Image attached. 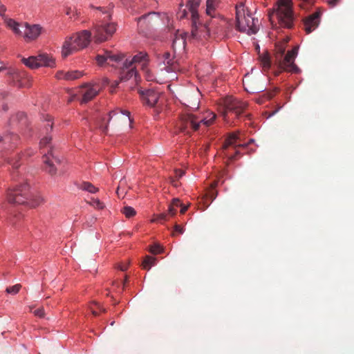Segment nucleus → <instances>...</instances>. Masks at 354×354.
I'll return each instance as SVG.
<instances>
[{
	"label": "nucleus",
	"mask_w": 354,
	"mask_h": 354,
	"mask_svg": "<svg viewBox=\"0 0 354 354\" xmlns=\"http://www.w3.org/2000/svg\"><path fill=\"white\" fill-rule=\"evenodd\" d=\"M201 2V0H187L185 7L183 4L180 5L177 12V17L180 19L187 18L188 15H190L192 21L191 37L196 40L207 39L214 25V21H211L208 24L200 23L198 8Z\"/></svg>",
	"instance_id": "f257e3e1"
},
{
	"label": "nucleus",
	"mask_w": 354,
	"mask_h": 354,
	"mask_svg": "<svg viewBox=\"0 0 354 354\" xmlns=\"http://www.w3.org/2000/svg\"><path fill=\"white\" fill-rule=\"evenodd\" d=\"M187 104L184 103L187 106V110L180 115V120L178 123V128L182 133L189 134L192 131H197L201 124L205 127L210 126L216 118V114L213 112H209L207 115L200 116L194 113L199 106L198 99L192 101L187 100Z\"/></svg>",
	"instance_id": "f03ea898"
},
{
	"label": "nucleus",
	"mask_w": 354,
	"mask_h": 354,
	"mask_svg": "<svg viewBox=\"0 0 354 354\" xmlns=\"http://www.w3.org/2000/svg\"><path fill=\"white\" fill-rule=\"evenodd\" d=\"M96 9V17L100 19L103 15L104 17L100 20L93 29L94 39L97 42H102L111 37L116 30V24L109 22L111 18L114 4L110 3L106 7H94Z\"/></svg>",
	"instance_id": "7ed1b4c3"
},
{
	"label": "nucleus",
	"mask_w": 354,
	"mask_h": 354,
	"mask_svg": "<svg viewBox=\"0 0 354 354\" xmlns=\"http://www.w3.org/2000/svg\"><path fill=\"white\" fill-rule=\"evenodd\" d=\"M269 19L273 26L291 28L294 25L292 0H278L272 11L268 12Z\"/></svg>",
	"instance_id": "20e7f679"
},
{
	"label": "nucleus",
	"mask_w": 354,
	"mask_h": 354,
	"mask_svg": "<svg viewBox=\"0 0 354 354\" xmlns=\"http://www.w3.org/2000/svg\"><path fill=\"white\" fill-rule=\"evenodd\" d=\"M287 42L288 39L276 44L274 62L280 71L277 72L275 75H278L281 71L292 73H298L300 71L298 66L295 64V59L298 53V47L295 46L291 50L285 54Z\"/></svg>",
	"instance_id": "39448f33"
},
{
	"label": "nucleus",
	"mask_w": 354,
	"mask_h": 354,
	"mask_svg": "<svg viewBox=\"0 0 354 354\" xmlns=\"http://www.w3.org/2000/svg\"><path fill=\"white\" fill-rule=\"evenodd\" d=\"M236 28L241 32L248 35L256 34L258 31L257 24L258 19L252 17L251 14L245 10L243 4L241 3L236 6Z\"/></svg>",
	"instance_id": "423d86ee"
},
{
	"label": "nucleus",
	"mask_w": 354,
	"mask_h": 354,
	"mask_svg": "<svg viewBox=\"0 0 354 354\" xmlns=\"http://www.w3.org/2000/svg\"><path fill=\"white\" fill-rule=\"evenodd\" d=\"M33 195L29 192L27 183L16 185L14 189H9L7 198L9 203L13 204H28L31 207L39 205V199L32 198Z\"/></svg>",
	"instance_id": "0eeeda50"
},
{
	"label": "nucleus",
	"mask_w": 354,
	"mask_h": 354,
	"mask_svg": "<svg viewBox=\"0 0 354 354\" xmlns=\"http://www.w3.org/2000/svg\"><path fill=\"white\" fill-rule=\"evenodd\" d=\"M91 32L84 30L66 39L62 46V57H66L87 46L91 41Z\"/></svg>",
	"instance_id": "6e6552de"
},
{
	"label": "nucleus",
	"mask_w": 354,
	"mask_h": 354,
	"mask_svg": "<svg viewBox=\"0 0 354 354\" xmlns=\"http://www.w3.org/2000/svg\"><path fill=\"white\" fill-rule=\"evenodd\" d=\"M148 64L147 55L144 53H140L136 55L132 59L128 61L126 59L122 64L120 71V80L126 81L133 76L136 77V68H140L142 71L147 69Z\"/></svg>",
	"instance_id": "1a4fd4ad"
},
{
	"label": "nucleus",
	"mask_w": 354,
	"mask_h": 354,
	"mask_svg": "<svg viewBox=\"0 0 354 354\" xmlns=\"http://www.w3.org/2000/svg\"><path fill=\"white\" fill-rule=\"evenodd\" d=\"M248 104L245 102L232 96L226 97L223 100V111L222 112L223 120L226 122H229V113L234 114L236 118H239L245 113Z\"/></svg>",
	"instance_id": "9d476101"
},
{
	"label": "nucleus",
	"mask_w": 354,
	"mask_h": 354,
	"mask_svg": "<svg viewBox=\"0 0 354 354\" xmlns=\"http://www.w3.org/2000/svg\"><path fill=\"white\" fill-rule=\"evenodd\" d=\"M51 137L45 136L40 141V147L42 153H44L43 156V162L45 165V170L50 175H55L57 169L54 165V162H59L60 160L54 156L52 153V147L50 145Z\"/></svg>",
	"instance_id": "9b49d317"
},
{
	"label": "nucleus",
	"mask_w": 354,
	"mask_h": 354,
	"mask_svg": "<svg viewBox=\"0 0 354 354\" xmlns=\"http://www.w3.org/2000/svg\"><path fill=\"white\" fill-rule=\"evenodd\" d=\"M22 62L31 69L41 66L53 68L55 64L54 59L48 54H40L37 56H30L28 58H23Z\"/></svg>",
	"instance_id": "f8f14e48"
},
{
	"label": "nucleus",
	"mask_w": 354,
	"mask_h": 354,
	"mask_svg": "<svg viewBox=\"0 0 354 354\" xmlns=\"http://www.w3.org/2000/svg\"><path fill=\"white\" fill-rule=\"evenodd\" d=\"M6 75L9 81L17 87H29L30 86V78L26 77L25 72H19L15 69H9Z\"/></svg>",
	"instance_id": "ddd939ff"
},
{
	"label": "nucleus",
	"mask_w": 354,
	"mask_h": 354,
	"mask_svg": "<svg viewBox=\"0 0 354 354\" xmlns=\"http://www.w3.org/2000/svg\"><path fill=\"white\" fill-rule=\"evenodd\" d=\"M123 58L124 56L122 55L105 50L103 54H99L96 56V61L100 66L108 64L112 66H117Z\"/></svg>",
	"instance_id": "4468645a"
},
{
	"label": "nucleus",
	"mask_w": 354,
	"mask_h": 354,
	"mask_svg": "<svg viewBox=\"0 0 354 354\" xmlns=\"http://www.w3.org/2000/svg\"><path fill=\"white\" fill-rule=\"evenodd\" d=\"M101 87L99 84H85L80 88V93L82 95L80 100L81 103H87L93 100L99 93Z\"/></svg>",
	"instance_id": "2eb2a0df"
},
{
	"label": "nucleus",
	"mask_w": 354,
	"mask_h": 354,
	"mask_svg": "<svg viewBox=\"0 0 354 354\" xmlns=\"http://www.w3.org/2000/svg\"><path fill=\"white\" fill-rule=\"evenodd\" d=\"M322 14V9L319 8L315 13L304 19V28L306 33H310L319 26Z\"/></svg>",
	"instance_id": "dca6fc26"
},
{
	"label": "nucleus",
	"mask_w": 354,
	"mask_h": 354,
	"mask_svg": "<svg viewBox=\"0 0 354 354\" xmlns=\"http://www.w3.org/2000/svg\"><path fill=\"white\" fill-rule=\"evenodd\" d=\"M158 13L151 12L137 19L138 26L140 31L144 32L153 24L158 21Z\"/></svg>",
	"instance_id": "f3484780"
},
{
	"label": "nucleus",
	"mask_w": 354,
	"mask_h": 354,
	"mask_svg": "<svg viewBox=\"0 0 354 354\" xmlns=\"http://www.w3.org/2000/svg\"><path fill=\"white\" fill-rule=\"evenodd\" d=\"M6 8L4 5L0 3V15L2 17L6 26L10 28L14 34L17 36H22L23 30H21V25L11 18H8L5 15Z\"/></svg>",
	"instance_id": "a211bd4d"
},
{
	"label": "nucleus",
	"mask_w": 354,
	"mask_h": 354,
	"mask_svg": "<svg viewBox=\"0 0 354 354\" xmlns=\"http://www.w3.org/2000/svg\"><path fill=\"white\" fill-rule=\"evenodd\" d=\"M23 30V37L26 41L36 39L41 34L42 28L37 24L30 25L28 23L24 24L21 27Z\"/></svg>",
	"instance_id": "6ab92c4d"
},
{
	"label": "nucleus",
	"mask_w": 354,
	"mask_h": 354,
	"mask_svg": "<svg viewBox=\"0 0 354 354\" xmlns=\"http://www.w3.org/2000/svg\"><path fill=\"white\" fill-rule=\"evenodd\" d=\"M113 120L117 124H127L131 122L130 112L126 110L115 109L111 111L109 114L108 122Z\"/></svg>",
	"instance_id": "aec40b11"
},
{
	"label": "nucleus",
	"mask_w": 354,
	"mask_h": 354,
	"mask_svg": "<svg viewBox=\"0 0 354 354\" xmlns=\"http://www.w3.org/2000/svg\"><path fill=\"white\" fill-rule=\"evenodd\" d=\"M139 93L143 104L150 107L154 106L157 104L160 97V93L153 89L140 91Z\"/></svg>",
	"instance_id": "412c9836"
},
{
	"label": "nucleus",
	"mask_w": 354,
	"mask_h": 354,
	"mask_svg": "<svg viewBox=\"0 0 354 354\" xmlns=\"http://www.w3.org/2000/svg\"><path fill=\"white\" fill-rule=\"evenodd\" d=\"M162 60L167 72H172L178 70V65L172 59V55L169 52H165L162 55Z\"/></svg>",
	"instance_id": "4be33fe9"
},
{
	"label": "nucleus",
	"mask_w": 354,
	"mask_h": 354,
	"mask_svg": "<svg viewBox=\"0 0 354 354\" xmlns=\"http://www.w3.org/2000/svg\"><path fill=\"white\" fill-rule=\"evenodd\" d=\"M3 159L7 161V162L12 166L13 168L17 169L20 164L19 163L21 156L19 152H8L5 156H3Z\"/></svg>",
	"instance_id": "5701e85b"
},
{
	"label": "nucleus",
	"mask_w": 354,
	"mask_h": 354,
	"mask_svg": "<svg viewBox=\"0 0 354 354\" xmlns=\"http://www.w3.org/2000/svg\"><path fill=\"white\" fill-rule=\"evenodd\" d=\"M240 140V138L237 133H231L228 138L225 140V144L223 145V148L225 149L230 146L234 147H245V145L238 144V141Z\"/></svg>",
	"instance_id": "b1692460"
},
{
	"label": "nucleus",
	"mask_w": 354,
	"mask_h": 354,
	"mask_svg": "<svg viewBox=\"0 0 354 354\" xmlns=\"http://www.w3.org/2000/svg\"><path fill=\"white\" fill-rule=\"evenodd\" d=\"M18 139V136L13 133H7L3 137L0 136V144H14Z\"/></svg>",
	"instance_id": "393cba45"
},
{
	"label": "nucleus",
	"mask_w": 354,
	"mask_h": 354,
	"mask_svg": "<svg viewBox=\"0 0 354 354\" xmlns=\"http://www.w3.org/2000/svg\"><path fill=\"white\" fill-rule=\"evenodd\" d=\"M218 5L217 0H207L206 1V14L210 17H214L213 14L215 12L216 7Z\"/></svg>",
	"instance_id": "a878e982"
},
{
	"label": "nucleus",
	"mask_w": 354,
	"mask_h": 354,
	"mask_svg": "<svg viewBox=\"0 0 354 354\" xmlns=\"http://www.w3.org/2000/svg\"><path fill=\"white\" fill-rule=\"evenodd\" d=\"M261 64L264 71L269 70L271 67V60L269 54H263L259 56Z\"/></svg>",
	"instance_id": "bb28decb"
},
{
	"label": "nucleus",
	"mask_w": 354,
	"mask_h": 354,
	"mask_svg": "<svg viewBox=\"0 0 354 354\" xmlns=\"http://www.w3.org/2000/svg\"><path fill=\"white\" fill-rule=\"evenodd\" d=\"M156 258L151 256H146L142 263V268L149 270L151 266L156 264Z\"/></svg>",
	"instance_id": "cd10ccee"
},
{
	"label": "nucleus",
	"mask_w": 354,
	"mask_h": 354,
	"mask_svg": "<svg viewBox=\"0 0 354 354\" xmlns=\"http://www.w3.org/2000/svg\"><path fill=\"white\" fill-rule=\"evenodd\" d=\"M80 188L84 191L88 192L90 193H96L98 189L95 187L93 184L88 182H83L80 185Z\"/></svg>",
	"instance_id": "c85d7f7f"
},
{
	"label": "nucleus",
	"mask_w": 354,
	"mask_h": 354,
	"mask_svg": "<svg viewBox=\"0 0 354 354\" xmlns=\"http://www.w3.org/2000/svg\"><path fill=\"white\" fill-rule=\"evenodd\" d=\"M82 76V74L79 71H71V72H66L65 74V80H73L75 79H78Z\"/></svg>",
	"instance_id": "c756f323"
},
{
	"label": "nucleus",
	"mask_w": 354,
	"mask_h": 354,
	"mask_svg": "<svg viewBox=\"0 0 354 354\" xmlns=\"http://www.w3.org/2000/svg\"><path fill=\"white\" fill-rule=\"evenodd\" d=\"M122 212L125 215L127 218H131L135 216L136 214V210L130 206H125L122 209Z\"/></svg>",
	"instance_id": "7c9ffc66"
},
{
	"label": "nucleus",
	"mask_w": 354,
	"mask_h": 354,
	"mask_svg": "<svg viewBox=\"0 0 354 354\" xmlns=\"http://www.w3.org/2000/svg\"><path fill=\"white\" fill-rule=\"evenodd\" d=\"M300 1L299 6L303 9H308L314 5L315 0H299Z\"/></svg>",
	"instance_id": "2f4dec72"
},
{
	"label": "nucleus",
	"mask_w": 354,
	"mask_h": 354,
	"mask_svg": "<svg viewBox=\"0 0 354 354\" xmlns=\"http://www.w3.org/2000/svg\"><path fill=\"white\" fill-rule=\"evenodd\" d=\"M178 45L180 47L185 46V40L182 37H176L172 44V48L174 50H176V46Z\"/></svg>",
	"instance_id": "473e14b6"
},
{
	"label": "nucleus",
	"mask_w": 354,
	"mask_h": 354,
	"mask_svg": "<svg viewBox=\"0 0 354 354\" xmlns=\"http://www.w3.org/2000/svg\"><path fill=\"white\" fill-rule=\"evenodd\" d=\"M21 286L20 284H16L11 287H8L6 288V292L9 294L15 295L20 290Z\"/></svg>",
	"instance_id": "72a5a7b5"
},
{
	"label": "nucleus",
	"mask_w": 354,
	"mask_h": 354,
	"mask_svg": "<svg viewBox=\"0 0 354 354\" xmlns=\"http://www.w3.org/2000/svg\"><path fill=\"white\" fill-rule=\"evenodd\" d=\"M168 214L167 213H162L155 216L154 218L152 219V222H158V221H164L167 220Z\"/></svg>",
	"instance_id": "f704fd0d"
},
{
	"label": "nucleus",
	"mask_w": 354,
	"mask_h": 354,
	"mask_svg": "<svg viewBox=\"0 0 354 354\" xmlns=\"http://www.w3.org/2000/svg\"><path fill=\"white\" fill-rule=\"evenodd\" d=\"M162 251V248L159 245H153L149 248V252L153 254H157L160 253Z\"/></svg>",
	"instance_id": "c9c22d12"
},
{
	"label": "nucleus",
	"mask_w": 354,
	"mask_h": 354,
	"mask_svg": "<svg viewBox=\"0 0 354 354\" xmlns=\"http://www.w3.org/2000/svg\"><path fill=\"white\" fill-rule=\"evenodd\" d=\"M91 205L99 209H102L104 207V204L99 199H93Z\"/></svg>",
	"instance_id": "e433bc0d"
},
{
	"label": "nucleus",
	"mask_w": 354,
	"mask_h": 354,
	"mask_svg": "<svg viewBox=\"0 0 354 354\" xmlns=\"http://www.w3.org/2000/svg\"><path fill=\"white\" fill-rule=\"evenodd\" d=\"M35 315L39 317H43L44 316V308H38L34 311Z\"/></svg>",
	"instance_id": "4c0bfd02"
},
{
	"label": "nucleus",
	"mask_w": 354,
	"mask_h": 354,
	"mask_svg": "<svg viewBox=\"0 0 354 354\" xmlns=\"http://www.w3.org/2000/svg\"><path fill=\"white\" fill-rule=\"evenodd\" d=\"M176 208H175L174 206L169 205L167 212L168 216L169 215L171 216H173L176 214Z\"/></svg>",
	"instance_id": "58836bf2"
},
{
	"label": "nucleus",
	"mask_w": 354,
	"mask_h": 354,
	"mask_svg": "<svg viewBox=\"0 0 354 354\" xmlns=\"http://www.w3.org/2000/svg\"><path fill=\"white\" fill-rule=\"evenodd\" d=\"M170 205L174 206V207L177 209L178 207L182 205V203L178 198H174Z\"/></svg>",
	"instance_id": "ea45409f"
},
{
	"label": "nucleus",
	"mask_w": 354,
	"mask_h": 354,
	"mask_svg": "<svg viewBox=\"0 0 354 354\" xmlns=\"http://www.w3.org/2000/svg\"><path fill=\"white\" fill-rule=\"evenodd\" d=\"M175 174H176L175 178L178 179V178H181L184 175L185 172L181 169H176Z\"/></svg>",
	"instance_id": "a19ab883"
},
{
	"label": "nucleus",
	"mask_w": 354,
	"mask_h": 354,
	"mask_svg": "<svg viewBox=\"0 0 354 354\" xmlns=\"http://www.w3.org/2000/svg\"><path fill=\"white\" fill-rule=\"evenodd\" d=\"M65 74H66V72H64V71H58L56 73V77L59 80H62V79H64L65 80Z\"/></svg>",
	"instance_id": "79ce46f5"
},
{
	"label": "nucleus",
	"mask_w": 354,
	"mask_h": 354,
	"mask_svg": "<svg viewBox=\"0 0 354 354\" xmlns=\"http://www.w3.org/2000/svg\"><path fill=\"white\" fill-rule=\"evenodd\" d=\"M340 0H327L328 4L331 7H335Z\"/></svg>",
	"instance_id": "37998d69"
},
{
	"label": "nucleus",
	"mask_w": 354,
	"mask_h": 354,
	"mask_svg": "<svg viewBox=\"0 0 354 354\" xmlns=\"http://www.w3.org/2000/svg\"><path fill=\"white\" fill-rule=\"evenodd\" d=\"M175 232H178L180 234H183L184 232V229L182 226L179 225H176L174 226Z\"/></svg>",
	"instance_id": "c03bdc74"
},
{
	"label": "nucleus",
	"mask_w": 354,
	"mask_h": 354,
	"mask_svg": "<svg viewBox=\"0 0 354 354\" xmlns=\"http://www.w3.org/2000/svg\"><path fill=\"white\" fill-rule=\"evenodd\" d=\"M170 182L173 186L177 187L178 186V179L176 178H171Z\"/></svg>",
	"instance_id": "a18cd8bd"
},
{
	"label": "nucleus",
	"mask_w": 354,
	"mask_h": 354,
	"mask_svg": "<svg viewBox=\"0 0 354 354\" xmlns=\"http://www.w3.org/2000/svg\"><path fill=\"white\" fill-rule=\"evenodd\" d=\"M275 93H276V91H274L268 92V93H266L265 94V95H266V96H267V98H268V99H272V98L274 96Z\"/></svg>",
	"instance_id": "49530a36"
},
{
	"label": "nucleus",
	"mask_w": 354,
	"mask_h": 354,
	"mask_svg": "<svg viewBox=\"0 0 354 354\" xmlns=\"http://www.w3.org/2000/svg\"><path fill=\"white\" fill-rule=\"evenodd\" d=\"M180 207H181L180 212L182 214H185L186 212V211L187 210V209H188V207L184 205L183 203H182V205L180 206Z\"/></svg>",
	"instance_id": "de8ad7c7"
},
{
	"label": "nucleus",
	"mask_w": 354,
	"mask_h": 354,
	"mask_svg": "<svg viewBox=\"0 0 354 354\" xmlns=\"http://www.w3.org/2000/svg\"><path fill=\"white\" fill-rule=\"evenodd\" d=\"M66 14L67 15L71 16L72 14H74V10H72V8H67L66 9Z\"/></svg>",
	"instance_id": "09e8293b"
},
{
	"label": "nucleus",
	"mask_w": 354,
	"mask_h": 354,
	"mask_svg": "<svg viewBox=\"0 0 354 354\" xmlns=\"http://www.w3.org/2000/svg\"><path fill=\"white\" fill-rule=\"evenodd\" d=\"M120 270L122 271H125L127 268H128V265L127 264H124V265H119L118 267Z\"/></svg>",
	"instance_id": "8fccbe9b"
},
{
	"label": "nucleus",
	"mask_w": 354,
	"mask_h": 354,
	"mask_svg": "<svg viewBox=\"0 0 354 354\" xmlns=\"http://www.w3.org/2000/svg\"><path fill=\"white\" fill-rule=\"evenodd\" d=\"M17 118H19L20 120H23V119H25L26 118V115L24 113H19L16 116Z\"/></svg>",
	"instance_id": "3c124183"
},
{
	"label": "nucleus",
	"mask_w": 354,
	"mask_h": 354,
	"mask_svg": "<svg viewBox=\"0 0 354 354\" xmlns=\"http://www.w3.org/2000/svg\"><path fill=\"white\" fill-rule=\"evenodd\" d=\"M49 128H50V130H51V129H52V128H53V124H49V123H48V124H46V133H48V131H49Z\"/></svg>",
	"instance_id": "603ef678"
},
{
	"label": "nucleus",
	"mask_w": 354,
	"mask_h": 354,
	"mask_svg": "<svg viewBox=\"0 0 354 354\" xmlns=\"http://www.w3.org/2000/svg\"><path fill=\"white\" fill-rule=\"evenodd\" d=\"M91 310L92 314L94 316H97L98 315V313L94 308H93V307H91Z\"/></svg>",
	"instance_id": "864d4df0"
},
{
	"label": "nucleus",
	"mask_w": 354,
	"mask_h": 354,
	"mask_svg": "<svg viewBox=\"0 0 354 354\" xmlns=\"http://www.w3.org/2000/svg\"><path fill=\"white\" fill-rule=\"evenodd\" d=\"M95 305L97 306V308H99V310H101L102 312L106 311V310L104 308L101 307L99 304L95 303Z\"/></svg>",
	"instance_id": "5fc2aeb1"
},
{
	"label": "nucleus",
	"mask_w": 354,
	"mask_h": 354,
	"mask_svg": "<svg viewBox=\"0 0 354 354\" xmlns=\"http://www.w3.org/2000/svg\"><path fill=\"white\" fill-rule=\"evenodd\" d=\"M239 153V151H236L235 155L234 156H231L229 158L231 160H235L236 159V156L238 155Z\"/></svg>",
	"instance_id": "6e6d98bb"
},
{
	"label": "nucleus",
	"mask_w": 354,
	"mask_h": 354,
	"mask_svg": "<svg viewBox=\"0 0 354 354\" xmlns=\"http://www.w3.org/2000/svg\"><path fill=\"white\" fill-rule=\"evenodd\" d=\"M10 223L12 225H15V218H10Z\"/></svg>",
	"instance_id": "4d7b16f0"
},
{
	"label": "nucleus",
	"mask_w": 354,
	"mask_h": 354,
	"mask_svg": "<svg viewBox=\"0 0 354 354\" xmlns=\"http://www.w3.org/2000/svg\"><path fill=\"white\" fill-rule=\"evenodd\" d=\"M104 84H108L109 83V80L108 78H104L103 80Z\"/></svg>",
	"instance_id": "13d9d810"
},
{
	"label": "nucleus",
	"mask_w": 354,
	"mask_h": 354,
	"mask_svg": "<svg viewBox=\"0 0 354 354\" xmlns=\"http://www.w3.org/2000/svg\"><path fill=\"white\" fill-rule=\"evenodd\" d=\"M46 121H47L48 122H50L51 121L52 118H51V117H50V116L47 115V116H46Z\"/></svg>",
	"instance_id": "bf43d9fd"
},
{
	"label": "nucleus",
	"mask_w": 354,
	"mask_h": 354,
	"mask_svg": "<svg viewBox=\"0 0 354 354\" xmlns=\"http://www.w3.org/2000/svg\"><path fill=\"white\" fill-rule=\"evenodd\" d=\"M118 85V82L115 81L113 84L112 85L113 88H115Z\"/></svg>",
	"instance_id": "052dcab7"
},
{
	"label": "nucleus",
	"mask_w": 354,
	"mask_h": 354,
	"mask_svg": "<svg viewBox=\"0 0 354 354\" xmlns=\"http://www.w3.org/2000/svg\"><path fill=\"white\" fill-rule=\"evenodd\" d=\"M209 194H211V197H212L213 199L215 198V196H213V191H211V193H209Z\"/></svg>",
	"instance_id": "680f3d73"
},
{
	"label": "nucleus",
	"mask_w": 354,
	"mask_h": 354,
	"mask_svg": "<svg viewBox=\"0 0 354 354\" xmlns=\"http://www.w3.org/2000/svg\"><path fill=\"white\" fill-rule=\"evenodd\" d=\"M3 98V95L2 94L0 95V100H1Z\"/></svg>",
	"instance_id": "e2e57ef3"
},
{
	"label": "nucleus",
	"mask_w": 354,
	"mask_h": 354,
	"mask_svg": "<svg viewBox=\"0 0 354 354\" xmlns=\"http://www.w3.org/2000/svg\"><path fill=\"white\" fill-rule=\"evenodd\" d=\"M4 69H5V68H3V67H0V72H1V71H3V70H4Z\"/></svg>",
	"instance_id": "0e129e2a"
},
{
	"label": "nucleus",
	"mask_w": 354,
	"mask_h": 354,
	"mask_svg": "<svg viewBox=\"0 0 354 354\" xmlns=\"http://www.w3.org/2000/svg\"><path fill=\"white\" fill-rule=\"evenodd\" d=\"M275 113H276V111L272 112L269 116H272V115H274Z\"/></svg>",
	"instance_id": "69168bd1"
},
{
	"label": "nucleus",
	"mask_w": 354,
	"mask_h": 354,
	"mask_svg": "<svg viewBox=\"0 0 354 354\" xmlns=\"http://www.w3.org/2000/svg\"><path fill=\"white\" fill-rule=\"evenodd\" d=\"M248 78H250V76L245 77V81H248Z\"/></svg>",
	"instance_id": "338daca9"
},
{
	"label": "nucleus",
	"mask_w": 354,
	"mask_h": 354,
	"mask_svg": "<svg viewBox=\"0 0 354 354\" xmlns=\"http://www.w3.org/2000/svg\"><path fill=\"white\" fill-rule=\"evenodd\" d=\"M248 78H250V76L245 77V81H248Z\"/></svg>",
	"instance_id": "774afa93"
}]
</instances>
